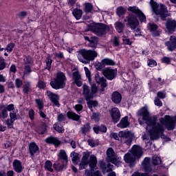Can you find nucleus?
<instances>
[{"instance_id": "1", "label": "nucleus", "mask_w": 176, "mask_h": 176, "mask_svg": "<svg viewBox=\"0 0 176 176\" xmlns=\"http://www.w3.org/2000/svg\"><path fill=\"white\" fill-rule=\"evenodd\" d=\"M137 116L142 118L138 119V123L140 126H144L146 124V130L148 131L150 138L152 141L159 140V138H164L163 133H164L165 126L168 130H174L176 123V116L171 117L170 116H165L164 118L160 119V123H157L156 118L151 116L148 107L144 106L142 107L138 112Z\"/></svg>"}, {"instance_id": "2", "label": "nucleus", "mask_w": 176, "mask_h": 176, "mask_svg": "<svg viewBox=\"0 0 176 176\" xmlns=\"http://www.w3.org/2000/svg\"><path fill=\"white\" fill-rule=\"evenodd\" d=\"M142 156V148L140 146L134 145L131 151L126 153L124 156V160L129 163L130 167H134L135 159H140Z\"/></svg>"}, {"instance_id": "3", "label": "nucleus", "mask_w": 176, "mask_h": 176, "mask_svg": "<svg viewBox=\"0 0 176 176\" xmlns=\"http://www.w3.org/2000/svg\"><path fill=\"white\" fill-rule=\"evenodd\" d=\"M97 157L96 155H92L90 156V153L85 152L81 159V162L79 164V170H83V168H86L87 166H89L91 170H94V168L97 167Z\"/></svg>"}, {"instance_id": "4", "label": "nucleus", "mask_w": 176, "mask_h": 176, "mask_svg": "<svg viewBox=\"0 0 176 176\" xmlns=\"http://www.w3.org/2000/svg\"><path fill=\"white\" fill-rule=\"evenodd\" d=\"M150 5L152 8V11L155 14L159 15L161 17V20L163 21H166V17H170V14L168 13V10H167V7L164 4H157L156 1L153 0L150 1Z\"/></svg>"}, {"instance_id": "5", "label": "nucleus", "mask_w": 176, "mask_h": 176, "mask_svg": "<svg viewBox=\"0 0 176 176\" xmlns=\"http://www.w3.org/2000/svg\"><path fill=\"white\" fill-rule=\"evenodd\" d=\"M78 53V58L83 64H88L89 62L93 61L98 56L97 52L85 49L80 50Z\"/></svg>"}, {"instance_id": "6", "label": "nucleus", "mask_w": 176, "mask_h": 176, "mask_svg": "<svg viewBox=\"0 0 176 176\" xmlns=\"http://www.w3.org/2000/svg\"><path fill=\"white\" fill-rule=\"evenodd\" d=\"M65 80H67L65 74L61 72H59L56 74V76L54 80L50 82V86L55 90L64 89L65 87Z\"/></svg>"}, {"instance_id": "7", "label": "nucleus", "mask_w": 176, "mask_h": 176, "mask_svg": "<svg viewBox=\"0 0 176 176\" xmlns=\"http://www.w3.org/2000/svg\"><path fill=\"white\" fill-rule=\"evenodd\" d=\"M98 87L96 84H93L90 88L87 85H82V96L85 97L86 101L94 98V94H97Z\"/></svg>"}, {"instance_id": "8", "label": "nucleus", "mask_w": 176, "mask_h": 176, "mask_svg": "<svg viewBox=\"0 0 176 176\" xmlns=\"http://www.w3.org/2000/svg\"><path fill=\"white\" fill-rule=\"evenodd\" d=\"M112 137L113 138H114V140H119V138H121V140H124L125 144L129 146L131 145V142H133V138L134 135H133V133H131V132H130V131H120L119 134L113 133L112 135Z\"/></svg>"}, {"instance_id": "9", "label": "nucleus", "mask_w": 176, "mask_h": 176, "mask_svg": "<svg viewBox=\"0 0 176 176\" xmlns=\"http://www.w3.org/2000/svg\"><path fill=\"white\" fill-rule=\"evenodd\" d=\"M90 30L98 36H102L109 31V27L104 23H96L90 26Z\"/></svg>"}, {"instance_id": "10", "label": "nucleus", "mask_w": 176, "mask_h": 176, "mask_svg": "<svg viewBox=\"0 0 176 176\" xmlns=\"http://www.w3.org/2000/svg\"><path fill=\"white\" fill-rule=\"evenodd\" d=\"M106 160L107 163H112L113 164H115V166H117V167H119L120 165V158L116 156L113 148H109L106 151Z\"/></svg>"}, {"instance_id": "11", "label": "nucleus", "mask_w": 176, "mask_h": 176, "mask_svg": "<svg viewBox=\"0 0 176 176\" xmlns=\"http://www.w3.org/2000/svg\"><path fill=\"white\" fill-rule=\"evenodd\" d=\"M126 21L127 27H130L131 30H135L140 25V21L134 14H129L126 16Z\"/></svg>"}, {"instance_id": "12", "label": "nucleus", "mask_w": 176, "mask_h": 176, "mask_svg": "<svg viewBox=\"0 0 176 176\" xmlns=\"http://www.w3.org/2000/svg\"><path fill=\"white\" fill-rule=\"evenodd\" d=\"M128 10L129 12H131L132 13H134V14H136V16L140 20L141 23H144V21H146V16L142 12V11L139 10L138 7L136 6L129 7Z\"/></svg>"}, {"instance_id": "13", "label": "nucleus", "mask_w": 176, "mask_h": 176, "mask_svg": "<svg viewBox=\"0 0 176 176\" xmlns=\"http://www.w3.org/2000/svg\"><path fill=\"white\" fill-rule=\"evenodd\" d=\"M102 74L108 79L109 80H112L116 78L118 74L117 69H112L111 68L104 69L102 72Z\"/></svg>"}, {"instance_id": "14", "label": "nucleus", "mask_w": 176, "mask_h": 176, "mask_svg": "<svg viewBox=\"0 0 176 176\" xmlns=\"http://www.w3.org/2000/svg\"><path fill=\"white\" fill-rule=\"evenodd\" d=\"M95 80L96 83L98 85H100L101 89L99 90L100 93H103V91H105V87L108 86L107 84V79L104 77H100L98 74H95Z\"/></svg>"}, {"instance_id": "15", "label": "nucleus", "mask_w": 176, "mask_h": 176, "mask_svg": "<svg viewBox=\"0 0 176 176\" xmlns=\"http://www.w3.org/2000/svg\"><path fill=\"white\" fill-rule=\"evenodd\" d=\"M165 46L169 52H174L176 50V37L175 36H170L169 41L165 43Z\"/></svg>"}, {"instance_id": "16", "label": "nucleus", "mask_w": 176, "mask_h": 176, "mask_svg": "<svg viewBox=\"0 0 176 176\" xmlns=\"http://www.w3.org/2000/svg\"><path fill=\"white\" fill-rule=\"evenodd\" d=\"M47 94L50 101L53 103V107H58V108H59L60 102H58V100H60V97L58 96V95L53 94L50 91H47Z\"/></svg>"}, {"instance_id": "17", "label": "nucleus", "mask_w": 176, "mask_h": 176, "mask_svg": "<svg viewBox=\"0 0 176 176\" xmlns=\"http://www.w3.org/2000/svg\"><path fill=\"white\" fill-rule=\"evenodd\" d=\"M110 115L111 116L112 121L114 123H118V122L120 120L121 115H120V111H119V109L116 107L111 109L110 111Z\"/></svg>"}, {"instance_id": "18", "label": "nucleus", "mask_w": 176, "mask_h": 176, "mask_svg": "<svg viewBox=\"0 0 176 176\" xmlns=\"http://www.w3.org/2000/svg\"><path fill=\"white\" fill-rule=\"evenodd\" d=\"M165 25H166V28L168 32H170V33L175 32V30H176V21L175 20L168 19L166 21Z\"/></svg>"}, {"instance_id": "19", "label": "nucleus", "mask_w": 176, "mask_h": 176, "mask_svg": "<svg viewBox=\"0 0 176 176\" xmlns=\"http://www.w3.org/2000/svg\"><path fill=\"white\" fill-rule=\"evenodd\" d=\"M100 168L103 174H107V173H111L113 170V165L109 162L107 164L104 162H100Z\"/></svg>"}, {"instance_id": "20", "label": "nucleus", "mask_w": 176, "mask_h": 176, "mask_svg": "<svg viewBox=\"0 0 176 176\" xmlns=\"http://www.w3.org/2000/svg\"><path fill=\"white\" fill-rule=\"evenodd\" d=\"M13 168L16 173H18L20 174L21 173H23V170H24V168H23V164H21V161L19 160H14L12 163Z\"/></svg>"}, {"instance_id": "21", "label": "nucleus", "mask_w": 176, "mask_h": 176, "mask_svg": "<svg viewBox=\"0 0 176 176\" xmlns=\"http://www.w3.org/2000/svg\"><path fill=\"white\" fill-rule=\"evenodd\" d=\"M73 75V79L74 80V83L78 87H81V86L83 85L82 82V77L80 74H79V72H74L72 74Z\"/></svg>"}, {"instance_id": "22", "label": "nucleus", "mask_w": 176, "mask_h": 176, "mask_svg": "<svg viewBox=\"0 0 176 176\" xmlns=\"http://www.w3.org/2000/svg\"><path fill=\"white\" fill-rule=\"evenodd\" d=\"M29 153L31 156H35L36 153H39V147L35 142H31L29 144Z\"/></svg>"}, {"instance_id": "23", "label": "nucleus", "mask_w": 176, "mask_h": 176, "mask_svg": "<svg viewBox=\"0 0 176 176\" xmlns=\"http://www.w3.org/2000/svg\"><path fill=\"white\" fill-rule=\"evenodd\" d=\"M150 162L151 160L149 157H146L142 163L143 168L146 173H151L152 171V166H151Z\"/></svg>"}, {"instance_id": "24", "label": "nucleus", "mask_w": 176, "mask_h": 176, "mask_svg": "<svg viewBox=\"0 0 176 176\" xmlns=\"http://www.w3.org/2000/svg\"><path fill=\"white\" fill-rule=\"evenodd\" d=\"M111 101L114 104H120L122 102V94L118 91H114L111 95Z\"/></svg>"}, {"instance_id": "25", "label": "nucleus", "mask_w": 176, "mask_h": 176, "mask_svg": "<svg viewBox=\"0 0 176 176\" xmlns=\"http://www.w3.org/2000/svg\"><path fill=\"white\" fill-rule=\"evenodd\" d=\"M117 126L120 129H126V127H129V126H130V122H129V117L125 116L122 118Z\"/></svg>"}, {"instance_id": "26", "label": "nucleus", "mask_w": 176, "mask_h": 176, "mask_svg": "<svg viewBox=\"0 0 176 176\" xmlns=\"http://www.w3.org/2000/svg\"><path fill=\"white\" fill-rule=\"evenodd\" d=\"M45 142L47 144H52L53 145H60V144H61V142H60L57 138L53 136L47 138L45 139Z\"/></svg>"}, {"instance_id": "27", "label": "nucleus", "mask_w": 176, "mask_h": 176, "mask_svg": "<svg viewBox=\"0 0 176 176\" xmlns=\"http://www.w3.org/2000/svg\"><path fill=\"white\" fill-rule=\"evenodd\" d=\"M90 130H91V126L89 122L84 124L80 128V131L84 135H86L87 133H89Z\"/></svg>"}, {"instance_id": "28", "label": "nucleus", "mask_w": 176, "mask_h": 176, "mask_svg": "<svg viewBox=\"0 0 176 176\" xmlns=\"http://www.w3.org/2000/svg\"><path fill=\"white\" fill-rule=\"evenodd\" d=\"M115 27L117 32H118L119 34H122V32H123V31L124 30L125 25L124 23L120 21H117L115 23Z\"/></svg>"}, {"instance_id": "29", "label": "nucleus", "mask_w": 176, "mask_h": 176, "mask_svg": "<svg viewBox=\"0 0 176 176\" xmlns=\"http://www.w3.org/2000/svg\"><path fill=\"white\" fill-rule=\"evenodd\" d=\"M70 157H72V162L74 164L78 165L79 163V160H80V157H79V154L75 152H72L70 154Z\"/></svg>"}, {"instance_id": "30", "label": "nucleus", "mask_w": 176, "mask_h": 176, "mask_svg": "<svg viewBox=\"0 0 176 176\" xmlns=\"http://www.w3.org/2000/svg\"><path fill=\"white\" fill-rule=\"evenodd\" d=\"M67 115L69 119H72V120H75L76 122H78V120L80 119V116H79V115L72 111H68Z\"/></svg>"}, {"instance_id": "31", "label": "nucleus", "mask_w": 176, "mask_h": 176, "mask_svg": "<svg viewBox=\"0 0 176 176\" xmlns=\"http://www.w3.org/2000/svg\"><path fill=\"white\" fill-rule=\"evenodd\" d=\"M72 13H73V16H74L76 20H80L82 17V14H83V11H82V10L76 8L73 10Z\"/></svg>"}, {"instance_id": "32", "label": "nucleus", "mask_w": 176, "mask_h": 176, "mask_svg": "<svg viewBox=\"0 0 176 176\" xmlns=\"http://www.w3.org/2000/svg\"><path fill=\"white\" fill-rule=\"evenodd\" d=\"M58 157L60 159H62L65 163H68V156L67 155V153L64 150H60L58 154Z\"/></svg>"}, {"instance_id": "33", "label": "nucleus", "mask_w": 176, "mask_h": 176, "mask_svg": "<svg viewBox=\"0 0 176 176\" xmlns=\"http://www.w3.org/2000/svg\"><path fill=\"white\" fill-rule=\"evenodd\" d=\"M53 167L56 171H63L64 168H67V163L65 162L62 165L60 164H54Z\"/></svg>"}, {"instance_id": "34", "label": "nucleus", "mask_w": 176, "mask_h": 176, "mask_svg": "<svg viewBox=\"0 0 176 176\" xmlns=\"http://www.w3.org/2000/svg\"><path fill=\"white\" fill-rule=\"evenodd\" d=\"M31 91V82H27L23 86V91L24 94H28V92Z\"/></svg>"}, {"instance_id": "35", "label": "nucleus", "mask_w": 176, "mask_h": 176, "mask_svg": "<svg viewBox=\"0 0 176 176\" xmlns=\"http://www.w3.org/2000/svg\"><path fill=\"white\" fill-rule=\"evenodd\" d=\"M89 43L91 47H97V45L98 44V38L96 36L91 37Z\"/></svg>"}, {"instance_id": "36", "label": "nucleus", "mask_w": 176, "mask_h": 176, "mask_svg": "<svg viewBox=\"0 0 176 176\" xmlns=\"http://www.w3.org/2000/svg\"><path fill=\"white\" fill-rule=\"evenodd\" d=\"M32 64H34V60H32V58L31 56H25L23 58V65H32Z\"/></svg>"}, {"instance_id": "37", "label": "nucleus", "mask_w": 176, "mask_h": 176, "mask_svg": "<svg viewBox=\"0 0 176 176\" xmlns=\"http://www.w3.org/2000/svg\"><path fill=\"white\" fill-rule=\"evenodd\" d=\"M53 128L56 131L60 133H64V127L62 125H60L59 124H54L53 125Z\"/></svg>"}, {"instance_id": "38", "label": "nucleus", "mask_w": 176, "mask_h": 176, "mask_svg": "<svg viewBox=\"0 0 176 176\" xmlns=\"http://www.w3.org/2000/svg\"><path fill=\"white\" fill-rule=\"evenodd\" d=\"M153 164L154 166H159V164H162V159H160L157 155L153 156Z\"/></svg>"}, {"instance_id": "39", "label": "nucleus", "mask_w": 176, "mask_h": 176, "mask_svg": "<svg viewBox=\"0 0 176 176\" xmlns=\"http://www.w3.org/2000/svg\"><path fill=\"white\" fill-rule=\"evenodd\" d=\"M8 111L6 110V107H4L1 109V111L0 112V119H6L8 118Z\"/></svg>"}, {"instance_id": "40", "label": "nucleus", "mask_w": 176, "mask_h": 176, "mask_svg": "<svg viewBox=\"0 0 176 176\" xmlns=\"http://www.w3.org/2000/svg\"><path fill=\"white\" fill-rule=\"evenodd\" d=\"M32 72V70L31 69V65H25L24 67V71H23V76H27L30 75Z\"/></svg>"}, {"instance_id": "41", "label": "nucleus", "mask_w": 176, "mask_h": 176, "mask_svg": "<svg viewBox=\"0 0 176 176\" xmlns=\"http://www.w3.org/2000/svg\"><path fill=\"white\" fill-rule=\"evenodd\" d=\"M104 65H115V61L110 58H104L102 60Z\"/></svg>"}, {"instance_id": "42", "label": "nucleus", "mask_w": 176, "mask_h": 176, "mask_svg": "<svg viewBox=\"0 0 176 176\" xmlns=\"http://www.w3.org/2000/svg\"><path fill=\"white\" fill-rule=\"evenodd\" d=\"M14 46H16V44H14V43H10L7 45L5 50L8 52L9 53H12V52H13V49H14Z\"/></svg>"}, {"instance_id": "43", "label": "nucleus", "mask_w": 176, "mask_h": 176, "mask_svg": "<svg viewBox=\"0 0 176 176\" xmlns=\"http://www.w3.org/2000/svg\"><path fill=\"white\" fill-rule=\"evenodd\" d=\"M124 13H126V10L124 9V8L119 7L117 8L116 14L119 17H120L121 16H123V14H124Z\"/></svg>"}, {"instance_id": "44", "label": "nucleus", "mask_w": 176, "mask_h": 176, "mask_svg": "<svg viewBox=\"0 0 176 176\" xmlns=\"http://www.w3.org/2000/svg\"><path fill=\"white\" fill-rule=\"evenodd\" d=\"M45 63H46V69H48V71H50L52 68V63H53V60H52L50 57H47L45 59Z\"/></svg>"}, {"instance_id": "45", "label": "nucleus", "mask_w": 176, "mask_h": 176, "mask_svg": "<svg viewBox=\"0 0 176 176\" xmlns=\"http://www.w3.org/2000/svg\"><path fill=\"white\" fill-rule=\"evenodd\" d=\"M93 10V5L90 3H87L85 4V12L86 13H90Z\"/></svg>"}, {"instance_id": "46", "label": "nucleus", "mask_w": 176, "mask_h": 176, "mask_svg": "<svg viewBox=\"0 0 176 176\" xmlns=\"http://www.w3.org/2000/svg\"><path fill=\"white\" fill-rule=\"evenodd\" d=\"M10 118L12 120H18L19 119H20V116L17 115V113H16V112H14V111H12L10 113Z\"/></svg>"}, {"instance_id": "47", "label": "nucleus", "mask_w": 176, "mask_h": 176, "mask_svg": "<svg viewBox=\"0 0 176 176\" xmlns=\"http://www.w3.org/2000/svg\"><path fill=\"white\" fill-rule=\"evenodd\" d=\"M52 166H53V164H52L50 161L47 160L45 162V168L50 173H53V168H52Z\"/></svg>"}, {"instance_id": "48", "label": "nucleus", "mask_w": 176, "mask_h": 176, "mask_svg": "<svg viewBox=\"0 0 176 176\" xmlns=\"http://www.w3.org/2000/svg\"><path fill=\"white\" fill-rule=\"evenodd\" d=\"M6 124H7L8 129H13V124L14 123V120H12V118H8L5 120Z\"/></svg>"}, {"instance_id": "49", "label": "nucleus", "mask_w": 176, "mask_h": 176, "mask_svg": "<svg viewBox=\"0 0 176 176\" xmlns=\"http://www.w3.org/2000/svg\"><path fill=\"white\" fill-rule=\"evenodd\" d=\"M85 75L89 82H91V73L90 72V70L86 67H84Z\"/></svg>"}, {"instance_id": "50", "label": "nucleus", "mask_w": 176, "mask_h": 176, "mask_svg": "<svg viewBox=\"0 0 176 176\" xmlns=\"http://www.w3.org/2000/svg\"><path fill=\"white\" fill-rule=\"evenodd\" d=\"M35 101L38 105V108L39 111H41V109H43V102L42 101V100L36 99Z\"/></svg>"}, {"instance_id": "51", "label": "nucleus", "mask_w": 176, "mask_h": 176, "mask_svg": "<svg viewBox=\"0 0 176 176\" xmlns=\"http://www.w3.org/2000/svg\"><path fill=\"white\" fill-rule=\"evenodd\" d=\"M6 68V63H5V59L0 58V71L5 69Z\"/></svg>"}, {"instance_id": "52", "label": "nucleus", "mask_w": 176, "mask_h": 176, "mask_svg": "<svg viewBox=\"0 0 176 176\" xmlns=\"http://www.w3.org/2000/svg\"><path fill=\"white\" fill-rule=\"evenodd\" d=\"M15 85L16 89H20V87L23 86V80H21L20 78H16L15 80Z\"/></svg>"}, {"instance_id": "53", "label": "nucleus", "mask_w": 176, "mask_h": 176, "mask_svg": "<svg viewBox=\"0 0 176 176\" xmlns=\"http://www.w3.org/2000/svg\"><path fill=\"white\" fill-rule=\"evenodd\" d=\"M105 67V65L101 62L100 63H98V65H96V69L98 70V71H104V67Z\"/></svg>"}, {"instance_id": "54", "label": "nucleus", "mask_w": 176, "mask_h": 176, "mask_svg": "<svg viewBox=\"0 0 176 176\" xmlns=\"http://www.w3.org/2000/svg\"><path fill=\"white\" fill-rule=\"evenodd\" d=\"M74 109L76 111L77 113H80V112H82V111H83V105L76 104L74 106Z\"/></svg>"}, {"instance_id": "55", "label": "nucleus", "mask_w": 176, "mask_h": 176, "mask_svg": "<svg viewBox=\"0 0 176 176\" xmlns=\"http://www.w3.org/2000/svg\"><path fill=\"white\" fill-rule=\"evenodd\" d=\"M149 27H150L149 30H150L151 32H153V31H156L159 28L157 25H156L155 23H150Z\"/></svg>"}, {"instance_id": "56", "label": "nucleus", "mask_w": 176, "mask_h": 176, "mask_svg": "<svg viewBox=\"0 0 176 176\" xmlns=\"http://www.w3.org/2000/svg\"><path fill=\"white\" fill-rule=\"evenodd\" d=\"M6 111H8V112H12V111H14V104H10L8 105H7V107H6Z\"/></svg>"}, {"instance_id": "57", "label": "nucleus", "mask_w": 176, "mask_h": 176, "mask_svg": "<svg viewBox=\"0 0 176 176\" xmlns=\"http://www.w3.org/2000/svg\"><path fill=\"white\" fill-rule=\"evenodd\" d=\"M40 134H45L46 133V125H41L38 129Z\"/></svg>"}, {"instance_id": "58", "label": "nucleus", "mask_w": 176, "mask_h": 176, "mask_svg": "<svg viewBox=\"0 0 176 176\" xmlns=\"http://www.w3.org/2000/svg\"><path fill=\"white\" fill-rule=\"evenodd\" d=\"M155 104L157 105V107H162L163 106V103L162 102V100H160V99H159V98H155V100H154Z\"/></svg>"}, {"instance_id": "59", "label": "nucleus", "mask_w": 176, "mask_h": 176, "mask_svg": "<svg viewBox=\"0 0 176 176\" xmlns=\"http://www.w3.org/2000/svg\"><path fill=\"white\" fill-rule=\"evenodd\" d=\"M88 144L91 146L92 148L94 146H98V144L96 143V141L93 140H88L87 141Z\"/></svg>"}, {"instance_id": "60", "label": "nucleus", "mask_w": 176, "mask_h": 176, "mask_svg": "<svg viewBox=\"0 0 176 176\" xmlns=\"http://www.w3.org/2000/svg\"><path fill=\"white\" fill-rule=\"evenodd\" d=\"M57 119L60 122H64V120H65V115L60 113L58 116Z\"/></svg>"}, {"instance_id": "61", "label": "nucleus", "mask_w": 176, "mask_h": 176, "mask_svg": "<svg viewBox=\"0 0 176 176\" xmlns=\"http://www.w3.org/2000/svg\"><path fill=\"white\" fill-rule=\"evenodd\" d=\"M157 96L158 97V98H161V99H164L166 98V93L163 92V91H159L157 94Z\"/></svg>"}, {"instance_id": "62", "label": "nucleus", "mask_w": 176, "mask_h": 176, "mask_svg": "<svg viewBox=\"0 0 176 176\" xmlns=\"http://www.w3.org/2000/svg\"><path fill=\"white\" fill-rule=\"evenodd\" d=\"M37 87L38 89H45V87H46V83H45L43 81H39L38 82Z\"/></svg>"}, {"instance_id": "63", "label": "nucleus", "mask_w": 176, "mask_h": 176, "mask_svg": "<svg viewBox=\"0 0 176 176\" xmlns=\"http://www.w3.org/2000/svg\"><path fill=\"white\" fill-rule=\"evenodd\" d=\"M123 43L124 45H131V43H133L129 38H127L126 37H124L122 38Z\"/></svg>"}, {"instance_id": "64", "label": "nucleus", "mask_w": 176, "mask_h": 176, "mask_svg": "<svg viewBox=\"0 0 176 176\" xmlns=\"http://www.w3.org/2000/svg\"><path fill=\"white\" fill-rule=\"evenodd\" d=\"M114 46H119L120 45V41L118 36H115L113 39Z\"/></svg>"}]
</instances>
